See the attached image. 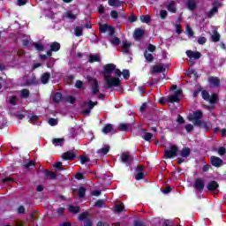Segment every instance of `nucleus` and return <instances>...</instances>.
Masks as SVG:
<instances>
[{
	"label": "nucleus",
	"instance_id": "5701e85b",
	"mask_svg": "<svg viewBox=\"0 0 226 226\" xmlns=\"http://www.w3.org/2000/svg\"><path fill=\"white\" fill-rule=\"evenodd\" d=\"M209 102L210 105H215V103L218 102V94H212L207 100Z\"/></svg>",
	"mask_w": 226,
	"mask_h": 226
},
{
	"label": "nucleus",
	"instance_id": "1a4fd4ad",
	"mask_svg": "<svg viewBox=\"0 0 226 226\" xmlns=\"http://www.w3.org/2000/svg\"><path fill=\"white\" fill-rule=\"evenodd\" d=\"M181 93H183L181 89L177 90L173 94L168 96V102L170 103H178Z\"/></svg>",
	"mask_w": 226,
	"mask_h": 226
},
{
	"label": "nucleus",
	"instance_id": "6ab92c4d",
	"mask_svg": "<svg viewBox=\"0 0 226 226\" xmlns=\"http://www.w3.org/2000/svg\"><path fill=\"white\" fill-rule=\"evenodd\" d=\"M68 211L69 213H72V215H77L78 213H80V207L69 205Z\"/></svg>",
	"mask_w": 226,
	"mask_h": 226
},
{
	"label": "nucleus",
	"instance_id": "6e6552de",
	"mask_svg": "<svg viewBox=\"0 0 226 226\" xmlns=\"http://www.w3.org/2000/svg\"><path fill=\"white\" fill-rule=\"evenodd\" d=\"M61 158L65 161L73 162V160L77 158V154H75V152H73V150H71L62 154Z\"/></svg>",
	"mask_w": 226,
	"mask_h": 226
},
{
	"label": "nucleus",
	"instance_id": "f8f14e48",
	"mask_svg": "<svg viewBox=\"0 0 226 226\" xmlns=\"http://www.w3.org/2000/svg\"><path fill=\"white\" fill-rule=\"evenodd\" d=\"M103 69H104L103 71L104 75H109V77H110L114 70H116V64H107L106 65L103 66Z\"/></svg>",
	"mask_w": 226,
	"mask_h": 226
},
{
	"label": "nucleus",
	"instance_id": "e2e57ef3",
	"mask_svg": "<svg viewBox=\"0 0 226 226\" xmlns=\"http://www.w3.org/2000/svg\"><path fill=\"white\" fill-rule=\"evenodd\" d=\"M76 100L73 95H69L67 96L66 102H68V103H75Z\"/></svg>",
	"mask_w": 226,
	"mask_h": 226
},
{
	"label": "nucleus",
	"instance_id": "774afa93",
	"mask_svg": "<svg viewBox=\"0 0 226 226\" xmlns=\"http://www.w3.org/2000/svg\"><path fill=\"white\" fill-rule=\"evenodd\" d=\"M134 226H146V223L142 221H134Z\"/></svg>",
	"mask_w": 226,
	"mask_h": 226
},
{
	"label": "nucleus",
	"instance_id": "b1692460",
	"mask_svg": "<svg viewBox=\"0 0 226 226\" xmlns=\"http://www.w3.org/2000/svg\"><path fill=\"white\" fill-rule=\"evenodd\" d=\"M186 56L187 57H200L201 55H200V52H198V51L187 50Z\"/></svg>",
	"mask_w": 226,
	"mask_h": 226
},
{
	"label": "nucleus",
	"instance_id": "5fc2aeb1",
	"mask_svg": "<svg viewBox=\"0 0 226 226\" xmlns=\"http://www.w3.org/2000/svg\"><path fill=\"white\" fill-rule=\"evenodd\" d=\"M84 105L88 106V109L93 110L94 109V105L93 104V101L89 100L88 102H85Z\"/></svg>",
	"mask_w": 226,
	"mask_h": 226
},
{
	"label": "nucleus",
	"instance_id": "69168bd1",
	"mask_svg": "<svg viewBox=\"0 0 226 226\" xmlns=\"http://www.w3.org/2000/svg\"><path fill=\"white\" fill-rule=\"evenodd\" d=\"M54 167L55 169H57V170H63V162H56Z\"/></svg>",
	"mask_w": 226,
	"mask_h": 226
},
{
	"label": "nucleus",
	"instance_id": "4c0bfd02",
	"mask_svg": "<svg viewBox=\"0 0 226 226\" xmlns=\"http://www.w3.org/2000/svg\"><path fill=\"white\" fill-rule=\"evenodd\" d=\"M35 162L34 161H28L26 163L23 164L24 169H31L32 167H34L35 165Z\"/></svg>",
	"mask_w": 226,
	"mask_h": 226
},
{
	"label": "nucleus",
	"instance_id": "bf43d9fd",
	"mask_svg": "<svg viewBox=\"0 0 226 226\" xmlns=\"http://www.w3.org/2000/svg\"><path fill=\"white\" fill-rule=\"evenodd\" d=\"M9 103H11V105H17V96L15 95L11 96Z\"/></svg>",
	"mask_w": 226,
	"mask_h": 226
},
{
	"label": "nucleus",
	"instance_id": "423d86ee",
	"mask_svg": "<svg viewBox=\"0 0 226 226\" xmlns=\"http://www.w3.org/2000/svg\"><path fill=\"white\" fill-rule=\"evenodd\" d=\"M166 70L167 69L165 68V64H159L153 65L150 68V73L152 75H154L156 73H165Z\"/></svg>",
	"mask_w": 226,
	"mask_h": 226
},
{
	"label": "nucleus",
	"instance_id": "4468645a",
	"mask_svg": "<svg viewBox=\"0 0 226 226\" xmlns=\"http://www.w3.org/2000/svg\"><path fill=\"white\" fill-rule=\"evenodd\" d=\"M207 188L208 192H215V190H218V188H220V185H218V182L212 180L208 183Z\"/></svg>",
	"mask_w": 226,
	"mask_h": 226
},
{
	"label": "nucleus",
	"instance_id": "6e6d98bb",
	"mask_svg": "<svg viewBox=\"0 0 226 226\" xmlns=\"http://www.w3.org/2000/svg\"><path fill=\"white\" fill-rule=\"evenodd\" d=\"M15 179L11 177H6L2 179V183H13Z\"/></svg>",
	"mask_w": 226,
	"mask_h": 226
},
{
	"label": "nucleus",
	"instance_id": "0eeeda50",
	"mask_svg": "<svg viewBox=\"0 0 226 226\" xmlns=\"http://www.w3.org/2000/svg\"><path fill=\"white\" fill-rule=\"evenodd\" d=\"M210 165L215 167L216 169H220V167L223 165V160L218 156L212 155L210 157Z\"/></svg>",
	"mask_w": 226,
	"mask_h": 226
},
{
	"label": "nucleus",
	"instance_id": "c03bdc74",
	"mask_svg": "<svg viewBox=\"0 0 226 226\" xmlns=\"http://www.w3.org/2000/svg\"><path fill=\"white\" fill-rule=\"evenodd\" d=\"M201 96H202V98L204 99V100H206L207 102L209 100V97L211 96V95H209V92H207V90H203L202 92H201Z\"/></svg>",
	"mask_w": 226,
	"mask_h": 226
},
{
	"label": "nucleus",
	"instance_id": "a878e982",
	"mask_svg": "<svg viewBox=\"0 0 226 226\" xmlns=\"http://www.w3.org/2000/svg\"><path fill=\"white\" fill-rule=\"evenodd\" d=\"M49 80H50V72H45L41 78V81L43 84H49Z\"/></svg>",
	"mask_w": 226,
	"mask_h": 226
},
{
	"label": "nucleus",
	"instance_id": "473e14b6",
	"mask_svg": "<svg viewBox=\"0 0 226 226\" xmlns=\"http://www.w3.org/2000/svg\"><path fill=\"white\" fill-rule=\"evenodd\" d=\"M130 124H119L118 130L119 132H128V127Z\"/></svg>",
	"mask_w": 226,
	"mask_h": 226
},
{
	"label": "nucleus",
	"instance_id": "7ed1b4c3",
	"mask_svg": "<svg viewBox=\"0 0 226 226\" xmlns=\"http://www.w3.org/2000/svg\"><path fill=\"white\" fill-rule=\"evenodd\" d=\"M177 154H179V147H177L176 145H171L170 150L164 151L165 160L175 158V156H177Z\"/></svg>",
	"mask_w": 226,
	"mask_h": 226
},
{
	"label": "nucleus",
	"instance_id": "2eb2a0df",
	"mask_svg": "<svg viewBox=\"0 0 226 226\" xmlns=\"http://www.w3.org/2000/svg\"><path fill=\"white\" fill-rule=\"evenodd\" d=\"M52 144L53 146H60L63 147V146H64V138H55L52 139Z\"/></svg>",
	"mask_w": 226,
	"mask_h": 226
},
{
	"label": "nucleus",
	"instance_id": "338daca9",
	"mask_svg": "<svg viewBox=\"0 0 226 226\" xmlns=\"http://www.w3.org/2000/svg\"><path fill=\"white\" fill-rule=\"evenodd\" d=\"M159 15H160L161 19H167L168 12L165 10H162V11H160Z\"/></svg>",
	"mask_w": 226,
	"mask_h": 226
},
{
	"label": "nucleus",
	"instance_id": "09e8293b",
	"mask_svg": "<svg viewBox=\"0 0 226 226\" xmlns=\"http://www.w3.org/2000/svg\"><path fill=\"white\" fill-rule=\"evenodd\" d=\"M74 34H75V36H82V27L77 26L74 29Z\"/></svg>",
	"mask_w": 226,
	"mask_h": 226
},
{
	"label": "nucleus",
	"instance_id": "680f3d73",
	"mask_svg": "<svg viewBox=\"0 0 226 226\" xmlns=\"http://www.w3.org/2000/svg\"><path fill=\"white\" fill-rule=\"evenodd\" d=\"M226 154V148L224 147H221L218 148V154H220V156H223V154Z\"/></svg>",
	"mask_w": 226,
	"mask_h": 226
},
{
	"label": "nucleus",
	"instance_id": "9d476101",
	"mask_svg": "<svg viewBox=\"0 0 226 226\" xmlns=\"http://www.w3.org/2000/svg\"><path fill=\"white\" fill-rule=\"evenodd\" d=\"M100 31L101 33H108L109 36H113V34L116 33L114 31V27L110 26V25H100Z\"/></svg>",
	"mask_w": 226,
	"mask_h": 226
},
{
	"label": "nucleus",
	"instance_id": "9b49d317",
	"mask_svg": "<svg viewBox=\"0 0 226 226\" xmlns=\"http://www.w3.org/2000/svg\"><path fill=\"white\" fill-rule=\"evenodd\" d=\"M206 186L204 180L202 178H196L193 184V188L198 192H202Z\"/></svg>",
	"mask_w": 226,
	"mask_h": 226
},
{
	"label": "nucleus",
	"instance_id": "7c9ffc66",
	"mask_svg": "<svg viewBox=\"0 0 226 226\" xmlns=\"http://www.w3.org/2000/svg\"><path fill=\"white\" fill-rule=\"evenodd\" d=\"M110 151V147H105L97 150L98 154H107Z\"/></svg>",
	"mask_w": 226,
	"mask_h": 226
},
{
	"label": "nucleus",
	"instance_id": "3c124183",
	"mask_svg": "<svg viewBox=\"0 0 226 226\" xmlns=\"http://www.w3.org/2000/svg\"><path fill=\"white\" fill-rule=\"evenodd\" d=\"M22 41L25 47H29V45H31V38L29 36H27L26 39H23Z\"/></svg>",
	"mask_w": 226,
	"mask_h": 226
},
{
	"label": "nucleus",
	"instance_id": "4be33fe9",
	"mask_svg": "<svg viewBox=\"0 0 226 226\" xmlns=\"http://www.w3.org/2000/svg\"><path fill=\"white\" fill-rule=\"evenodd\" d=\"M52 100L55 103H59L61 102V100H63V94H61L59 92H56L53 94Z\"/></svg>",
	"mask_w": 226,
	"mask_h": 226
},
{
	"label": "nucleus",
	"instance_id": "a211bd4d",
	"mask_svg": "<svg viewBox=\"0 0 226 226\" xmlns=\"http://www.w3.org/2000/svg\"><path fill=\"white\" fill-rule=\"evenodd\" d=\"M43 172H44L46 177H48V179H56L57 178V175L54 171L44 170Z\"/></svg>",
	"mask_w": 226,
	"mask_h": 226
},
{
	"label": "nucleus",
	"instance_id": "72a5a7b5",
	"mask_svg": "<svg viewBox=\"0 0 226 226\" xmlns=\"http://www.w3.org/2000/svg\"><path fill=\"white\" fill-rule=\"evenodd\" d=\"M215 13H218V7L217 6H214L212 10H210L208 12H207V17L209 19H211V17H214V15Z\"/></svg>",
	"mask_w": 226,
	"mask_h": 226
},
{
	"label": "nucleus",
	"instance_id": "aec40b11",
	"mask_svg": "<svg viewBox=\"0 0 226 226\" xmlns=\"http://www.w3.org/2000/svg\"><path fill=\"white\" fill-rule=\"evenodd\" d=\"M196 126H199V128H203L204 130H206V132H207L208 130H211L213 124L209 122L201 121L200 125Z\"/></svg>",
	"mask_w": 226,
	"mask_h": 226
},
{
	"label": "nucleus",
	"instance_id": "052dcab7",
	"mask_svg": "<svg viewBox=\"0 0 226 226\" xmlns=\"http://www.w3.org/2000/svg\"><path fill=\"white\" fill-rule=\"evenodd\" d=\"M49 124L50 126H56V124H57V119H56V118H49Z\"/></svg>",
	"mask_w": 226,
	"mask_h": 226
},
{
	"label": "nucleus",
	"instance_id": "4d7b16f0",
	"mask_svg": "<svg viewBox=\"0 0 226 226\" xmlns=\"http://www.w3.org/2000/svg\"><path fill=\"white\" fill-rule=\"evenodd\" d=\"M197 59H200L199 57H190L188 60V64L189 66H192L195 64V61H197Z\"/></svg>",
	"mask_w": 226,
	"mask_h": 226
},
{
	"label": "nucleus",
	"instance_id": "0e129e2a",
	"mask_svg": "<svg viewBox=\"0 0 226 226\" xmlns=\"http://www.w3.org/2000/svg\"><path fill=\"white\" fill-rule=\"evenodd\" d=\"M185 130H186L187 133H191V132H193V125L192 124H186Z\"/></svg>",
	"mask_w": 226,
	"mask_h": 226
},
{
	"label": "nucleus",
	"instance_id": "49530a36",
	"mask_svg": "<svg viewBox=\"0 0 226 226\" xmlns=\"http://www.w3.org/2000/svg\"><path fill=\"white\" fill-rule=\"evenodd\" d=\"M95 207H103V206H105V200H98L95 203H94Z\"/></svg>",
	"mask_w": 226,
	"mask_h": 226
},
{
	"label": "nucleus",
	"instance_id": "13d9d810",
	"mask_svg": "<svg viewBox=\"0 0 226 226\" xmlns=\"http://www.w3.org/2000/svg\"><path fill=\"white\" fill-rule=\"evenodd\" d=\"M75 87H77V89H82V87H84V82L81 80H77L75 83Z\"/></svg>",
	"mask_w": 226,
	"mask_h": 226
},
{
	"label": "nucleus",
	"instance_id": "393cba45",
	"mask_svg": "<svg viewBox=\"0 0 226 226\" xmlns=\"http://www.w3.org/2000/svg\"><path fill=\"white\" fill-rule=\"evenodd\" d=\"M167 9L170 11V13H176V2L170 1L167 5Z\"/></svg>",
	"mask_w": 226,
	"mask_h": 226
},
{
	"label": "nucleus",
	"instance_id": "ddd939ff",
	"mask_svg": "<svg viewBox=\"0 0 226 226\" xmlns=\"http://www.w3.org/2000/svg\"><path fill=\"white\" fill-rule=\"evenodd\" d=\"M208 82L212 87H220V78L215 76H210L208 78Z\"/></svg>",
	"mask_w": 226,
	"mask_h": 226
},
{
	"label": "nucleus",
	"instance_id": "39448f33",
	"mask_svg": "<svg viewBox=\"0 0 226 226\" xmlns=\"http://www.w3.org/2000/svg\"><path fill=\"white\" fill-rule=\"evenodd\" d=\"M133 156H132L130 154L124 152L120 155V162L122 163H125L127 167H132V163H133Z\"/></svg>",
	"mask_w": 226,
	"mask_h": 226
},
{
	"label": "nucleus",
	"instance_id": "58836bf2",
	"mask_svg": "<svg viewBox=\"0 0 226 226\" xmlns=\"http://www.w3.org/2000/svg\"><path fill=\"white\" fill-rule=\"evenodd\" d=\"M187 6H188L189 10H193L194 8H196L197 4H196L195 0H189L187 2Z\"/></svg>",
	"mask_w": 226,
	"mask_h": 226
},
{
	"label": "nucleus",
	"instance_id": "20e7f679",
	"mask_svg": "<svg viewBox=\"0 0 226 226\" xmlns=\"http://www.w3.org/2000/svg\"><path fill=\"white\" fill-rule=\"evenodd\" d=\"M147 174V173H144V165L142 164L137 165L134 169V179H136V181L144 179Z\"/></svg>",
	"mask_w": 226,
	"mask_h": 226
},
{
	"label": "nucleus",
	"instance_id": "79ce46f5",
	"mask_svg": "<svg viewBox=\"0 0 226 226\" xmlns=\"http://www.w3.org/2000/svg\"><path fill=\"white\" fill-rule=\"evenodd\" d=\"M185 31L187 33V35L189 38H193V30L192 29V26L189 25L186 26Z\"/></svg>",
	"mask_w": 226,
	"mask_h": 226
},
{
	"label": "nucleus",
	"instance_id": "2f4dec72",
	"mask_svg": "<svg viewBox=\"0 0 226 226\" xmlns=\"http://www.w3.org/2000/svg\"><path fill=\"white\" fill-rule=\"evenodd\" d=\"M142 139L147 142H151V139H153V133L151 132H144Z\"/></svg>",
	"mask_w": 226,
	"mask_h": 226
},
{
	"label": "nucleus",
	"instance_id": "8fccbe9b",
	"mask_svg": "<svg viewBox=\"0 0 226 226\" xmlns=\"http://www.w3.org/2000/svg\"><path fill=\"white\" fill-rule=\"evenodd\" d=\"M65 17H66L67 19H70V20H75V19H77V16H76L75 14L70 12V11H67V12L65 13Z\"/></svg>",
	"mask_w": 226,
	"mask_h": 226
},
{
	"label": "nucleus",
	"instance_id": "cd10ccee",
	"mask_svg": "<svg viewBox=\"0 0 226 226\" xmlns=\"http://www.w3.org/2000/svg\"><path fill=\"white\" fill-rule=\"evenodd\" d=\"M86 192L87 189L84 186L79 187V189L78 190V197H79V199H84V197H86Z\"/></svg>",
	"mask_w": 226,
	"mask_h": 226
},
{
	"label": "nucleus",
	"instance_id": "412c9836",
	"mask_svg": "<svg viewBox=\"0 0 226 226\" xmlns=\"http://www.w3.org/2000/svg\"><path fill=\"white\" fill-rule=\"evenodd\" d=\"M100 92V85H98V80L94 79V85L92 86V94H98Z\"/></svg>",
	"mask_w": 226,
	"mask_h": 226
},
{
	"label": "nucleus",
	"instance_id": "f257e3e1",
	"mask_svg": "<svg viewBox=\"0 0 226 226\" xmlns=\"http://www.w3.org/2000/svg\"><path fill=\"white\" fill-rule=\"evenodd\" d=\"M203 116L202 110H196L189 114L188 119L193 122L194 126H200Z\"/></svg>",
	"mask_w": 226,
	"mask_h": 226
},
{
	"label": "nucleus",
	"instance_id": "c756f323",
	"mask_svg": "<svg viewBox=\"0 0 226 226\" xmlns=\"http://www.w3.org/2000/svg\"><path fill=\"white\" fill-rule=\"evenodd\" d=\"M141 36H144V30L137 29L134 32V38L135 40H139Z\"/></svg>",
	"mask_w": 226,
	"mask_h": 226
},
{
	"label": "nucleus",
	"instance_id": "f3484780",
	"mask_svg": "<svg viewBox=\"0 0 226 226\" xmlns=\"http://www.w3.org/2000/svg\"><path fill=\"white\" fill-rule=\"evenodd\" d=\"M114 130V125L112 124H106L102 132V133H105L107 135V133H110V132H113Z\"/></svg>",
	"mask_w": 226,
	"mask_h": 226
},
{
	"label": "nucleus",
	"instance_id": "e433bc0d",
	"mask_svg": "<svg viewBox=\"0 0 226 226\" xmlns=\"http://www.w3.org/2000/svg\"><path fill=\"white\" fill-rule=\"evenodd\" d=\"M108 2L109 6H121L123 4L119 0H109Z\"/></svg>",
	"mask_w": 226,
	"mask_h": 226
},
{
	"label": "nucleus",
	"instance_id": "f704fd0d",
	"mask_svg": "<svg viewBox=\"0 0 226 226\" xmlns=\"http://www.w3.org/2000/svg\"><path fill=\"white\" fill-rule=\"evenodd\" d=\"M89 216V213L87 212H83L81 214H79L78 220L79 222H84V220H87V218Z\"/></svg>",
	"mask_w": 226,
	"mask_h": 226
},
{
	"label": "nucleus",
	"instance_id": "ea45409f",
	"mask_svg": "<svg viewBox=\"0 0 226 226\" xmlns=\"http://www.w3.org/2000/svg\"><path fill=\"white\" fill-rule=\"evenodd\" d=\"M140 20L145 24H149L151 22V17L149 15L140 16Z\"/></svg>",
	"mask_w": 226,
	"mask_h": 226
},
{
	"label": "nucleus",
	"instance_id": "c85d7f7f",
	"mask_svg": "<svg viewBox=\"0 0 226 226\" xmlns=\"http://www.w3.org/2000/svg\"><path fill=\"white\" fill-rule=\"evenodd\" d=\"M130 47H132V43H130V41H123L124 52H125V53L130 52Z\"/></svg>",
	"mask_w": 226,
	"mask_h": 226
},
{
	"label": "nucleus",
	"instance_id": "864d4df0",
	"mask_svg": "<svg viewBox=\"0 0 226 226\" xmlns=\"http://www.w3.org/2000/svg\"><path fill=\"white\" fill-rule=\"evenodd\" d=\"M212 41H220V34L215 32L212 35Z\"/></svg>",
	"mask_w": 226,
	"mask_h": 226
},
{
	"label": "nucleus",
	"instance_id": "dca6fc26",
	"mask_svg": "<svg viewBox=\"0 0 226 226\" xmlns=\"http://www.w3.org/2000/svg\"><path fill=\"white\" fill-rule=\"evenodd\" d=\"M190 154H192V150L190 147H184L182 150H180V156H182V158H188Z\"/></svg>",
	"mask_w": 226,
	"mask_h": 226
},
{
	"label": "nucleus",
	"instance_id": "603ef678",
	"mask_svg": "<svg viewBox=\"0 0 226 226\" xmlns=\"http://www.w3.org/2000/svg\"><path fill=\"white\" fill-rule=\"evenodd\" d=\"M89 161L90 160H89V158L87 156H86V155H81L80 156V163H81V165H84V164L87 163V162H89Z\"/></svg>",
	"mask_w": 226,
	"mask_h": 226
},
{
	"label": "nucleus",
	"instance_id": "f03ea898",
	"mask_svg": "<svg viewBox=\"0 0 226 226\" xmlns=\"http://www.w3.org/2000/svg\"><path fill=\"white\" fill-rule=\"evenodd\" d=\"M104 80L107 84L106 89H112V87H119L121 80L117 77H112L109 75H104Z\"/></svg>",
	"mask_w": 226,
	"mask_h": 226
},
{
	"label": "nucleus",
	"instance_id": "a19ab883",
	"mask_svg": "<svg viewBox=\"0 0 226 226\" xmlns=\"http://www.w3.org/2000/svg\"><path fill=\"white\" fill-rule=\"evenodd\" d=\"M34 47L35 48V50H38V52H43L44 46L41 43H34Z\"/></svg>",
	"mask_w": 226,
	"mask_h": 226
},
{
	"label": "nucleus",
	"instance_id": "37998d69",
	"mask_svg": "<svg viewBox=\"0 0 226 226\" xmlns=\"http://www.w3.org/2000/svg\"><path fill=\"white\" fill-rule=\"evenodd\" d=\"M115 211L117 213H123V211H124V205H123V204L117 205L115 207Z\"/></svg>",
	"mask_w": 226,
	"mask_h": 226
},
{
	"label": "nucleus",
	"instance_id": "bb28decb",
	"mask_svg": "<svg viewBox=\"0 0 226 226\" xmlns=\"http://www.w3.org/2000/svg\"><path fill=\"white\" fill-rule=\"evenodd\" d=\"M59 49H61V44H59L58 42H53L50 44V51L51 52H57V50H59Z\"/></svg>",
	"mask_w": 226,
	"mask_h": 226
},
{
	"label": "nucleus",
	"instance_id": "c9c22d12",
	"mask_svg": "<svg viewBox=\"0 0 226 226\" xmlns=\"http://www.w3.org/2000/svg\"><path fill=\"white\" fill-rule=\"evenodd\" d=\"M30 94H31L29 93L28 89L24 88L21 90V93H20L21 98H29Z\"/></svg>",
	"mask_w": 226,
	"mask_h": 226
},
{
	"label": "nucleus",
	"instance_id": "de8ad7c7",
	"mask_svg": "<svg viewBox=\"0 0 226 226\" xmlns=\"http://www.w3.org/2000/svg\"><path fill=\"white\" fill-rule=\"evenodd\" d=\"M122 75H123L124 80H128V79H130V71L127 69H124L122 72Z\"/></svg>",
	"mask_w": 226,
	"mask_h": 226
},
{
	"label": "nucleus",
	"instance_id": "a18cd8bd",
	"mask_svg": "<svg viewBox=\"0 0 226 226\" xmlns=\"http://www.w3.org/2000/svg\"><path fill=\"white\" fill-rule=\"evenodd\" d=\"M110 43H111V45L117 46V45H119L121 43V40H119V38H117V37H113L110 40Z\"/></svg>",
	"mask_w": 226,
	"mask_h": 226
}]
</instances>
